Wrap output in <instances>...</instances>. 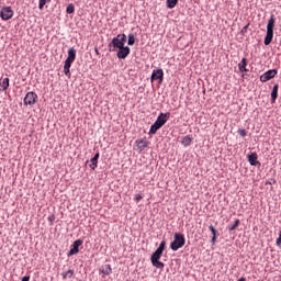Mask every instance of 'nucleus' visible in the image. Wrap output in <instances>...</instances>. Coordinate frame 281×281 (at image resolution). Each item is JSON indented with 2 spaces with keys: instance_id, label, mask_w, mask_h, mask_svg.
Here are the masks:
<instances>
[{
  "instance_id": "nucleus-1",
  "label": "nucleus",
  "mask_w": 281,
  "mask_h": 281,
  "mask_svg": "<svg viewBox=\"0 0 281 281\" xmlns=\"http://www.w3.org/2000/svg\"><path fill=\"white\" fill-rule=\"evenodd\" d=\"M166 249V241L162 240L159 244V247L156 249V251L153 252L150 260H151V265L153 267H156V269H164V267H166V265H164V262L159 261L161 260V256H164V251Z\"/></svg>"
},
{
  "instance_id": "nucleus-2",
  "label": "nucleus",
  "mask_w": 281,
  "mask_h": 281,
  "mask_svg": "<svg viewBox=\"0 0 281 281\" xmlns=\"http://www.w3.org/2000/svg\"><path fill=\"white\" fill-rule=\"evenodd\" d=\"M168 120H170V112L160 113L155 123L150 126L149 135H155L159 128H161V126L168 122Z\"/></svg>"
},
{
  "instance_id": "nucleus-3",
  "label": "nucleus",
  "mask_w": 281,
  "mask_h": 281,
  "mask_svg": "<svg viewBox=\"0 0 281 281\" xmlns=\"http://www.w3.org/2000/svg\"><path fill=\"white\" fill-rule=\"evenodd\" d=\"M276 27V15L270 16L268 24H267V34L265 37V45H271L273 41V29Z\"/></svg>"
},
{
  "instance_id": "nucleus-4",
  "label": "nucleus",
  "mask_w": 281,
  "mask_h": 281,
  "mask_svg": "<svg viewBox=\"0 0 281 281\" xmlns=\"http://www.w3.org/2000/svg\"><path fill=\"white\" fill-rule=\"evenodd\" d=\"M126 43V34H119L109 44L110 52H116V49H122Z\"/></svg>"
},
{
  "instance_id": "nucleus-5",
  "label": "nucleus",
  "mask_w": 281,
  "mask_h": 281,
  "mask_svg": "<svg viewBox=\"0 0 281 281\" xmlns=\"http://www.w3.org/2000/svg\"><path fill=\"white\" fill-rule=\"evenodd\" d=\"M186 245V236L181 233H176L173 236V241L170 244V249L172 251H178V249H181Z\"/></svg>"
},
{
  "instance_id": "nucleus-6",
  "label": "nucleus",
  "mask_w": 281,
  "mask_h": 281,
  "mask_svg": "<svg viewBox=\"0 0 281 281\" xmlns=\"http://www.w3.org/2000/svg\"><path fill=\"white\" fill-rule=\"evenodd\" d=\"M0 16L2 21H10L14 16V11L12 7H4L1 9Z\"/></svg>"
},
{
  "instance_id": "nucleus-7",
  "label": "nucleus",
  "mask_w": 281,
  "mask_h": 281,
  "mask_svg": "<svg viewBox=\"0 0 281 281\" xmlns=\"http://www.w3.org/2000/svg\"><path fill=\"white\" fill-rule=\"evenodd\" d=\"M81 245H82V239L75 240L70 246V250L67 254L68 258H71V256H76V254H79L80 252L79 247H81Z\"/></svg>"
},
{
  "instance_id": "nucleus-8",
  "label": "nucleus",
  "mask_w": 281,
  "mask_h": 281,
  "mask_svg": "<svg viewBox=\"0 0 281 281\" xmlns=\"http://www.w3.org/2000/svg\"><path fill=\"white\" fill-rule=\"evenodd\" d=\"M276 76H278V69L267 70L265 74L260 76V81L269 82V80H272V78H276Z\"/></svg>"
},
{
  "instance_id": "nucleus-9",
  "label": "nucleus",
  "mask_w": 281,
  "mask_h": 281,
  "mask_svg": "<svg viewBox=\"0 0 281 281\" xmlns=\"http://www.w3.org/2000/svg\"><path fill=\"white\" fill-rule=\"evenodd\" d=\"M38 98V95L34 92H27L25 98H24V104L25 106H32L34 104H36V99Z\"/></svg>"
},
{
  "instance_id": "nucleus-10",
  "label": "nucleus",
  "mask_w": 281,
  "mask_h": 281,
  "mask_svg": "<svg viewBox=\"0 0 281 281\" xmlns=\"http://www.w3.org/2000/svg\"><path fill=\"white\" fill-rule=\"evenodd\" d=\"M155 80H159L160 83L164 82V69L158 68L153 70L150 82H155Z\"/></svg>"
},
{
  "instance_id": "nucleus-11",
  "label": "nucleus",
  "mask_w": 281,
  "mask_h": 281,
  "mask_svg": "<svg viewBox=\"0 0 281 281\" xmlns=\"http://www.w3.org/2000/svg\"><path fill=\"white\" fill-rule=\"evenodd\" d=\"M128 54H131V48L128 46H123L122 48H119L116 56L121 60H125V58H127Z\"/></svg>"
},
{
  "instance_id": "nucleus-12",
  "label": "nucleus",
  "mask_w": 281,
  "mask_h": 281,
  "mask_svg": "<svg viewBox=\"0 0 281 281\" xmlns=\"http://www.w3.org/2000/svg\"><path fill=\"white\" fill-rule=\"evenodd\" d=\"M148 140L145 138H140L136 140L137 149L142 153V150H145V148H148Z\"/></svg>"
},
{
  "instance_id": "nucleus-13",
  "label": "nucleus",
  "mask_w": 281,
  "mask_h": 281,
  "mask_svg": "<svg viewBox=\"0 0 281 281\" xmlns=\"http://www.w3.org/2000/svg\"><path fill=\"white\" fill-rule=\"evenodd\" d=\"M248 161L250 166H260V161H258L257 153H251L250 155H248Z\"/></svg>"
},
{
  "instance_id": "nucleus-14",
  "label": "nucleus",
  "mask_w": 281,
  "mask_h": 281,
  "mask_svg": "<svg viewBox=\"0 0 281 281\" xmlns=\"http://www.w3.org/2000/svg\"><path fill=\"white\" fill-rule=\"evenodd\" d=\"M100 273H103V276H111L113 273V268H111V265H103L100 268Z\"/></svg>"
},
{
  "instance_id": "nucleus-15",
  "label": "nucleus",
  "mask_w": 281,
  "mask_h": 281,
  "mask_svg": "<svg viewBox=\"0 0 281 281\" xmlns=\"http://www.w3.org/2000/svg\"><path fill=\"white\" fill-rule=\"evenodd\" d=\"M10 87V78L0 79V91H8Z\"/></svg>"
},
{
  "instance_id": "nucleus-16",
  "label": "nucleus",
  "mask_w": 281,
  "mask_h": 281,
  "mask_svg": "<svg viewBox=\"0 0 281 281\" xmlns=\"http://www.w3.org/2000/svg\"><path fill=\"white\" fill-rule=\"evenodd\" d=\"M71 61L70 59H66L65 60V65H64V74L65 76H71V71L69 69H71Z\"/></svg>"
},
{
  "instance_id": "nucleus-17",
  "label": "nucleus",
  "mask_w": 281,
  "mask_h": 281,
  "mask_svg": "<svg viewBox=\"0 0 281 281\" xmlns=\"http://www.w3.org/2000/svg\"><path fill=\"white\" fill-rule=\"evenodd\" d=\"M238 69L241 74L247 72V58H243L241 61L238 64Z\"/></svg>"
},
{
  "instance_id": "nucleus-18",
  "label": "nucleus",
  "mask_w": 281,
  "mask_h": 281,
  "mask_svg": "<svg viewBox=\"0 0 281 281\" xmlns=\"http://www.w3.org/2000/svg\"><path fill=\"white\" fill-rule=\"evenodd\" d=\"M278 89L279 86L278 83L273 86L272 91H271V102L272 104L276 103V100H278Z\"/></svg>"
},
{
  "instance_id": "nucleus-19",
  "label": "nucleus",
  "mask_w": 281,
  "mask_h": 281,
  "mask_svg": "<svg viewBox=\"0 0 281 281\" xmlns=\"http://www.w3.org/2000/svg\"><path fill=\"white\" fill-rule=\"evenodd\" d=\"M66 60H70L72 63L76 60V48L71 47L68 49V57Z\"/></svg>"
},
{
  "instance_id": "nucleus-20",
  "label": "nucleus",
  "mask_w": 281,
  "mask_h": 281,
  "mask_svg": "<svg viewBox=\"0 0 281 281\" xmlns=\"http://www.w3.org/2000/svg\"><path fill=\"white\" fill-rule=\"evenodd\" d=\"M181 144H183L184 146H190V144H192V137H190V135L184 136Z\"/></svg>"
},
{
  "instance_id": "nucleus-21",
  "label": "nucleus",
  "mask_w": 281,
  "mask_h": 281,
  "mask_svg": "<svg viewBox=\"0 0 281 281\" xmlns=\"http://www.w3.org/2000/svg\"><path fill=\"white\" fill-rule=\"evenodd\" d=\"M127 45H135V35L133 33L128 34Z\"/></svg>"
},
{
  "instance_id": "nucleus-22",
  "label": "nucleus",
  "mask_w": 281,
  "mask_h": 281,
  "mask_svg": "<svg viewBox=\"0 0 281 281\" xmlns=\"http://www.w3.org/2000/svg\"><path fill=\"white\" fill-rule=\"evenodd\" d=\"M238 225H240V220H236L233 225H229L228 232H234V229H236V227H238Z\"/></svg>"
},
{
  "instance_id": "nucleus-23",
  "label": "nucleus",
  "mask_w": 281,
  "mask_h": 281,
  "mask_svg": "<svg viewBox=\"0 0 281 281\" xmlns=\"http://www.w3.org/2000/svg\"><path fill=\"white\" fill-rule=\"evenodd\" d=\"M179 3V0H167V8L172 9Z\"/></svg>"
},
{
  "instance_id": "nucleus-24",
  "label": "nucleus",
  "mask_w": 281,
  "mask_h": 281,
  "mask_svg": "<svg viewBox=\"0 0 281 281\" xmlns=\"http://www.w3.org/2000/svg\"><path fill=\"white\" fill-rule=\"evenodd\" d=\"M66 12L67 14H74V12H76V8L74 7L72 3L68 4Z\"/></svg>"
},
{
  "instance_id": "nucleus-25",
  "label": "nucleus",
  "mask_w": 281,
  "mask_h": 281,
  "mask_svg": "<svg viewBox=\"0 0 281 281\" xmlns=\"http://www.w3.org/2000/svg\"><path fill=\"white\" fill-rule=\"evenodd\" d=\"M90 168L92 169V170H95V168H98V160L97 159H94V158H91L90 159Z\"/></svg>"
},
{
  "instance_id": "nucleus-26",
  "label": "nucleus",
  "mask_w": 281,
  "mask_h": 281,
  "mask_svg": "<svg viewBox=\"0 0 281 281\" xmlns=\"http://www.w3.org/2000/svg\"><path fill=\"white\" fill-rule=\"evenodd\" d=\"M209 229L213 234V236L218 237V231L214 227V225H210Z\"/></svg>"
},
{
  "instance_id": "nucleus-27",
  "label": "nucleus",
  "mask_w": 281,
  "mask_h": 281,
  "mask_svg": "<svg viewBox=\"0 0 281 281\" xmlns=\"http://www.w3.org/2000/svg\"><path fill=\"white\" fill-rule=\"evenodd\" d=\"M63 278H74V270H68L63 273Z\"/></svg>"
},
{
  "instance_id": "nucleus-28",
  "label": "nucleus",
  "mask_w": 281,
  "mask_h": 281,
  "mask_svg": "<svg viewBox=\"0 0 281 281\" xmlns=\"http://www.w3.org/2000/svg\"><path fill=\"white\" fill-rule=\"evenodd\" d=\"M52 0H40L38 9L43 10L45 8V4Z\"/></svg>"
},
{
  "instance_id": "nucleus-29",
  "label": "nucleus",
  "mask_w": 281,
  "mask_h": 281,
  "mask_svg": "<svg viewBox=\"0 0 281 281\" xmlns=\"http://www.w3.org/2000/svg\"><path fill=\"white\" fill-rule=\"evenodd\" d=\"M237 133L240 137H247V130H238Z\"/></svg>"
},
{
  "instance_id": "nucleus-30",
  "label": "nucleus",
  "mask_w": 281,
  "mask_h": 281,
  "mask_svg": "<svg viewBox=\"0 0 281 281\" xmlns=\"http://www.w3.org/2000/svg\"><path fill=\"white\" fill-rule=\"evenodd\" d=\"M276 245H277V247L281 248V231L279 233V237L277 238Z\"/></svg>"
},
{
  "instance_id": "nucleus-31",
  "label": "nucleus",
  "mask_w": 281,
  "mask_h": 281,
  "mask_svg": "<svg viewBox=\"0 0 281 281\" xmlns=\"http://www.w3.org/2000/svg\"><path fill=\"white\" fill-rule=\"evenodd\" d=\"M142 199H144L142 194L138 193L135 195V201H142Z\"/></svg>"
},
{
  "instance_id": "nucleus-32",
  "label": "nucleus",
  "mask_w": 281,
  "mask_h": 281,
  "mask_svg": "<svg viewBox=\"0 0 281 281\" xmlns=\"http://www.w3.org/2000/svg\"><path fill=\"white\" fill-rule=\"evenodd\" d=\"M92 159H95L98 161V159H100V153H97L94 157H92Z\"/></svg>"
},
{
  "instance_id": "nucleus-33",
  "label": "nucleus",
  "mask_w": 281,
  "mask_h": 281,
  "mask_svg": "<svg viewBox=\"0 0 281 281\" xmlns=\"http://www.w3.org/2000/svg\"><path fill=\"white\" fill-rule=\"evenodd\" d=\"M216 238L217 237H215V236L212 237V239H211L212 245H216Z\"/></svg>"
},
{
  "instance_id": "nucleus-34",
  "label": "nucleus",
  "mask_w": 281,
  "mask_h": 281,
  "mask_svg": "<svg viewBox=\"0 0 281 281\" xmlns=\"http://www.w3.org/2000/svg\"><path fill=\"white\" fill-rule=\"evenodd\" d=\"M21 281H30V276L23 277Z\"/></svg>"
},
{
  "instance_id": "nucleus-35",
  "label": "nucleus",
  "mask_w": 281,
  "mask_h": 281,
  "mask_svg": "<svg viewBox=\"0 0 281 281\" xmlns=\"http://www.w3.org/2000/svg\"><path fill=\"white\" fill-rule=\"evenodd\" d=\"M238 281H247V278L241 277Z\"/></svg>"
},
{
  "instance_id": "nucleus-36",
  "label": "nucleus",
  "mask_w": 281,
  "mask_h": 281,
  "mask_svg": "<svg viewBox=\"0 0 281 281\" xmlns=\"http://www.w3.org/2000/svg\"><path fill=\"white\" fill-rule=\"evenodd\" d=\"M48 221H50V223H52V221H54V217H48Z\"/></svg>"
},
{
  "instance_id": "nucleus-37",
  "label": "nucleus",
  "mask_w": 281,
  "mask_h": 281,
  "mask_svg": "<svg viewBox=\"0 0 281 281\" xmlns=\"http://www.w3.org/2000/svg\"><path fill=\"white\" fill-rule=\"evenodd\" d=\"M95 53L98 54V48H95Z\"/></svg>"
}]
</instances>
